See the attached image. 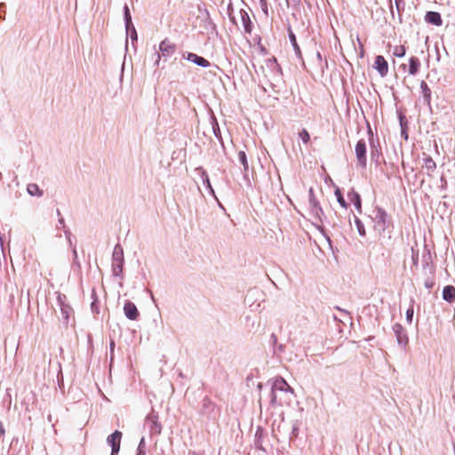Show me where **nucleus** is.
I'll return each instance as SVG.
<instances>
[{
  "label": "nucleus",
  "instance_id": "obj_1",
  "mask_svg": "<svg viewBox=\"0 0 455 455\" xmlns=\"http://www.w3.org/2000/svg\"><path fill=\"white\" fill-rule=\"evenodd\" d=\"M294 395L293 388L282 377H276L272 383V403L278 405L288 404L290 395Z\"/></svg>",
  "mask_w": 455,
  "mask_h": 455
},
{
  "label": "nucleus",
  "instance_id": "obj_2",
  "mask_svg": "<svg viewBox=\"0 0 455 455\" xmlns=\"http://www.w3.org/2000/svg\"><path fill=\"white\" fill-rule=\"evenodd\" d=\"M355 151L358 165L362 168H365L367 164L366 143L363 140L357 141Z\"/></svg>",
  "mask_w": 455,
  "mask_h": 455
},
{
  "label": "nucleus",
  "instance_id": "obj_3",
  "mask_svg": "<svg viewBox=\"0 0 455 455\" xmlns=\"http://www.w3.org/2000/svg\"><path fill=\"white\" fill-rule=\"evenodd\" d=\"M122 438V433L118 430H116L113 434H111L107 441L108 443L112 448V455L116 454L120 450V443Z\"/></svg>",
  "mask_w": 455,
  "mask_h": 455
},
{
  "label": "nucleus",
  "instance_id": "obj_4",
  "mask_svg": "<svg viewBox=\"0 0 455 455\" xmlns=\"http://www.w3.org/2000/svg\"><path fill=\"white\" fill-rule=\"evenodd\" d=\"M374 68L381 76H385L388 72L387 62L381 55H378L375 58Z\"/></svg>",
  "mask_w": 455,
  "mask_h": 455
},
{
  "label": "nucleus",
  "instance_id": "obj_5",
  "mask_svg": "<svg viewBox=\"0 0 455 455\" xmlns=\"http://www.w3.org/2000/svg\"><path fill=\"white\" fill-rule=\"evenodd\" d=\"M113 266L115 270L116 268L121 270L123 267V249L119 245H116L113 251Z\"/></svg>",
  "mask_w": 455,
  "mask_h": 455
},
{
  "label": "nucleus",
  "instance_id": "obj_6",
  "mask_svg": "<svg viewBox=\"0 0 455 455\" xmlns=\"http://www.w3.org/2000/svg\"><path fill=\"white\" fill-rule=\"evenodd\" d=\"M124 311L127 318L130 320H136L139 316L137 307L131 301L124 304Z\"/></svg>",
  "mask_w": 455,
  "mask_h": 455
},
{
  "label": "nucleus",
  "instance_id": "obj_7",
  "mask_svg": "<svg viewBox=\"0 0 455 455\" xmlns=\"http://www.w3.org/2000/svg\"><path fill=\"white\" fill-rule=\"evenodd\" d=\"M159 49L164 56H169L175 51V44L170 40L164 39L161 42Z\"/></svg>",
  "mask_w": 455,
  "mask_h": 455
},
{
  "label": "nucleus",
  "instance_id": "obj_8",
  "mask_svg": "<svg viewBox=\"0 0 455 455\" xmlns=\"http://www.w3.org/2000/svg\"><path fill=\"white\" fill-rule=\"evenodd\" d=\"M187 60L196 63L198 66L207 68L210 66V62L203 57L196 55V53L189 52L187 55Z\"/></svg>",
  "mask_w": 455,
  "mask_h": 455
},
{
  "label": "nucleus",
  "instance_id": "obj_9",
  "mask_svg": "<svg viewBox=\"0 0 455 455\" xmlns=\"http://www.w3.org/2000/svg\"><path fill=\"white\" fill-rule=\"evenodd\" d=\"M425 19L427 22L435 26H441L443 23L440 13L436 12H427Z\"/></svg>",
  "mask_w": 455,
  "mask_h": 455
},
{
  "label": "nucleus",
  "instance_id": "obj_10",
  "mask_svg": "<svg viewBox=\"0 0 455 455\" xmlns=\"http://www.w3.org/2000/svg\"><path fill=\"white\" fill-rule=\"evenodd\" d=\"M419 68H420L419 60L415 56L411 57L409 60V68H408L409 75L415 76L419 72Z\"/></svg>",
  "mask_w": 455,
  "mask_h": 455
},
{
  "label": "nucleus",
  "instance_id": "obj_11",
  "mask_svg": "<svg viewBox=\"0 0 455 455\" xmlns=\"http://www.w3.org/2000/svg\"><path fill=\"white\" fill-rule=\"evenodd\" d=\"M443 298L448 302H452L455 299V288L452 285H447L443 288Z\"/></svg>",
  "mask_w": 455,
  "mask_h": 455
},
{
  "label": "nucleus",
  "instance_id": "obj_12",
  "mask_svg": "<svg viewBox=\"0 0 455 455\" xmlns=\"http://www.w3.org/2000/svg\"><path fill=\"white\" fill-rule=\"evenodd\" d=\"M394 331L396 334L397 340L400 344H405L407 342V337L403 331V328L400 324H395L394 326Z\"/></svg>",
  "mask_w": 455,
  "mask_h": 455
},
{
  "label": "nucleus",
  "instance_id": "obj_13",
  "mask_svg": "<svg viewBox=\"0 0 455 455\" xmlns=\"http://www.w3.org/2000/svg\"><path fill=\"white\" fill-rule=\"evenodd\" d=\"M423 168L430 173L435 170L436 164L430 156H427L424 159Z\"/></svg>",
  "mask_w": 455,
  "mask_h": 455
},
{
  "label": "nucleus",
  "instance_id": "obj_14",
  "mask_svg": "<svg viewBox=\"0 0 455 455\" xmlns=\"http://www.w3.org/2000/svg\"><path fill=\"white\" fill-rule=\"evenodd\" d=\"M27 190H28V194L31 196H41L43 195V191L35 183L28 184Z\"/></svg>",
  "mask_w": 455,
  "mask_h": 455
},
{
  "label": "nucleus",
  "instance_id": "obj_15",
  "mask_svg": "<svg viewBox=\"0 0 455 455\" xmlns=\"http://www.w3.org/2000/svg\"><path fill=\"white\" fill-rule=\"evenodd\" d=\"M242 20H243V23L244 31L246 33H251V21H250V18L246 12L242 13Z\"/></svg>",
  "mask_w": 455,
  "mask_h": 455
},
{
  "label": "nucleus",
  "instance_id": "obj_16",
  "mask_svg": "<svg viewBox=\"0 0 455 455\" xmlns=\"http://www.w3.org/2000/svg\"><path fill=\"white\" fill-rule=\"evenodd\" d=\"M238 158H239V161L241 162V164H243L244 171H247L249 168V164H248L245 152L240 151L238 153Z\"/></svg>",
  "mask_w": 455,
  "mask_h": 455
},
{
  "label": "nucleus",
  "instance_id": "obj_17",
  "mask_svg": "<svg viewBox=\"0 0 455 455\" xmlns=\"http://www.w3.org/2000/svg\"><path fill=\"white\" fill-rule=\"evenodd\" d=\"M299 137L304 144H307L310 141L309 132L306 129H302L299 132Z\"/></svg>",
  "mask_w": 455,
  "mask_h": 455
},
{
  "label": "nucleus",
  "instance_id": "obj_18",
  "mask_svg": "<svg viewBox=\"0 0 455 455\" xmlns=\"http://www.w3.org/2000/svg\"><path fill=\"white\" fill-rule=\"evenodd\" d=\"M405 52H406V50H405V47L403 45H397V46L395 47L393 54L395 57L401 58V57H403L405 55Z\"/></svg>",
  "mask_w": 455,
  "mask_h": 455
},
{
  "label": "nucleus",
  "instance_id": "obj_19",
  "mask_svg": "<svg viewBox=\"0 0 455 455\" xmlns=\"http://www.w3.org/2000/svg\"><path fill=\"white\" fill-rule=\"evenodd\" d=\"M335 195H336V196H337V199H338V202L339 203V204H340L342 207L347 208V203H346V201H345L344 197L342 196L341 192H340L339 189H337V190L335 191Z\"/></svg>",
  "mask_w": 455,
  "mask_h": 455
},
{
  "label": "nucleus",
  "instance_id": "obj_20",
  "mask_svg": "<svg viewBox=\"0 0 455 455\" xmlns=\"http://www.w3.org/2000/svg\"><path fill=\"white\" fill-rule=\"evenodd\" d=\"M311 204L313 207V211L315 212L317 216H320V213H323L321 207L318 205V203L315 199H311Z\"/></svg>",
  "mask_w": 455,
  "mask_h": 455
},
{
  "label": "nucleus",
  "instance_id": "obj_21",
  "mask_svg": "<svg viewBox=\"0 0 455 455\" xmlns=\"http://www.w3.org/2000/svg\"><path fill=\"white\" fill-rule=\"evenodd\" d=\"M289 37H290L291 42L292 43L294 49L299 51V45L296 42V37L292 31H290Z\"/></svg>",
  "mask_w": 455,
  "mask_h": 455
},
{
  "label": "nucleus",
  "instance_id": "obj_22",
  "mask_svg": "<svg viewBox=\"0 0 455 455\" xmlns=\"http://www.w3.org/2000/svg\"><path fill=\"white\" fill-rule=\"evenodd\" d=\"M413 314H414V310H413V307H411L410 308H408L406 310V319L407 321L411 323V321H412V317H413Z\"/></svg>",
  "mask_w": 455,
  "mask_h": 455
},
{
  "label": "nucleus",
  "instance_id": "obj_23",
  "mask_svg": "<svg viewBox=\"0 0 455 455\" xmlns=\"http://www.w3.org/2000/svg\"><path fill=\"white\" fill-rule=\"evenodd\" d=\"M420 87H421V89L423 90V92L425 93V95H426V96H429V94H430V90H429V88H428V86H427V83H426V82H424V81H422V82H421V84H420Z\"/></svg>",
  "mask_w": 455,
  "mask_h": 455
},
{
  "label": "nucleus",
  "instance_id": "obj_24",
  "mask_svg": "<svg viewBox=\"0 0 455 455\" xmlns=\"http://www.w3.org/2000/svg\"><path fill=\"white\" fill-rule=\"evenodd\" d=\"M353 197L355 198V204L357 208L361 207V201L360 197L357 194L353 195Z\"/></svg>",
  "mask_w": 455,
  "mask_h": 455
},
{
  "label": "nucleus",
  "instance_id": "obj_25",
  "mask_svg": "<svg viewBox=\"0 0 455 455\" xmlns=\"http://www.w3.org/2000/svg\"><path fill=\"white\" fill-rule=\"evenodd\" d=\"M5 434V429L3 424L0 422V438H2Z\"/></svg>",
  "mask_w": 455,
  "mask_h": 455
},
{
  "label": "nucleus",
  "instance_id": "obj_26",
  "mask_svg": "<svg viewBox=\"0 0 455 455\" xmlns=\"http://www.w3.org/2000/svg\"><path fill=\"white\" fill-rule=\"evenodd\" d=\"M125 16H126V20H127L128 21H130V20H131V16H130L129 9H128V7H127V6H125Z\"/></svg>",
  "mask_w": 455,
  "mask_h": 455
},
{
  "label": "nucleus",
  "instance_id": "obj_27",
  "mask_svg": "<svg viewBox=\"0 0 455 455\" xmlns=\"http://www.w3.org/2000/svg\"><path fill=\"white\" fill-rule=\"evenodd\" d=\"M154 424L156 425V427L157 428L156 432L158 434L161 433V426L156 423V421H154Z\"/></svg>",
  "mask_w": 455,
  "mask_h": 455
},
{
  "label": "nucleus",
  "instance_id": "obj_28",
  "mask_svg": "<svg viewBox=\"0 0 455 455\" xmlns=\"http://www.w3.org/2000/svg\"><path fill=\"white\" fill-rule=\"evenodd\" d=\"M433 284H434L433 283H426V286H427V288H432Z\"/></svg>",
  "mask_w": 455,
  "mask_h": 455
},
{
  "label": "nucleus",
  "instance_id": "obj_29",
  "mask_svg": "<svg viewBox=\"0 0 455 455\" xmlns=\"http://www.w3.org/2000/svg\"><path fill=\"white\" fill-rule=\"evenodd\" d=\"M401 68L405 69L406 68V65L405 64H402L401 65Z\"/></svg>",
  "mask_w": 455,
  "mask_h": 455
}]
</instances>
